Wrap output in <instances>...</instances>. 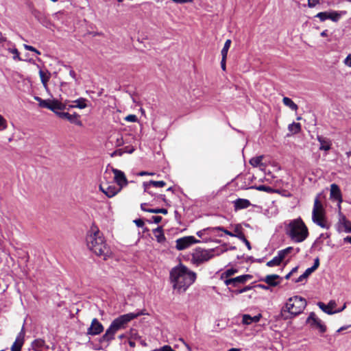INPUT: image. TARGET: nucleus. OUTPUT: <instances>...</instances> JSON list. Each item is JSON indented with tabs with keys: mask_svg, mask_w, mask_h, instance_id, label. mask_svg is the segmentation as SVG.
Returning <instances> with one entry per match:
<instances>
[{
	"mask_svg": "<svg viewBox=\"0 0 351 351\" xmlns=\"http://www.w3.org/2000/svg\"><path fill=\"white\" fill-rule=\"evenodd\" d=\"M152 351H176L170 346L165 345L159 348L152 350Z\"/></svg>",
	"mask_w": 351,
	"mask_h": 351,
	"instance_id": "a19ab883",
	"label": "nucleus"
},
{
	"mask_svg": "<svg viewBox=\"0 0 351 351\" xmlns=\"http://www.w3.org/2000/svg\"><path fill=\"white\" fill-rule=\"evenodd\" d=\"M172 1L176 3H191L193 0H171Z\"/></svg>",
	"mask_w": 351,
	"mask_h": 351,
	"instance_id": "052dcab7",
	"label": "nucleus"
},
{
	"mask_svg": "<svg viewBox=\"0 0 351 351\" xmlns=\"http://www.w3.org/2000/svg\"><path fill=\"white\" fill-rule=\"evenodd\" d=\"M319 3V0H308V6L309 8L315 7Z\"/></svg>",
	"mask_w": 351,
	"mask_h": 351,
	"instance_id": "6e6d98bb",
	"label": "nucleus"
},
{
	"mask_svg": "<svg viewBox=\"0 0 351 351\" xmlns=\"http://www.w3.org/2000/svg\"><path fill=\"white\" fill-rule=\"evenodd\" d=\"M319 266V258H316L314 260L313 265L312 267H311L310 268L311 269V270L313 271H315L318 268Z\"/></svg>",
	"mask_w": 351,
	"mask_h": 351,
	"instance_id": "8fccbe9b",
	"label": "nucleus"
},
{
	"mask_svg": "<svg viewBox=\"0 0 351 351\" xmlns=\"http://www.w3.org/2000/svg\"><path fill=\"white\" fill-rule=\"evenodd\" d=\"M156 197L158 199H161L162 201L166 202V197L165 195L160 194L156 196Z\"/></svg>",
	"mask_w": 351,
	"mask_h": 351,
	"instance_id": "774afa93",
	"label": "nucleus"
},
{
	"mask_svg": "<svg viewBox=\"0 0 351 351\" xmlns=\"http://www.w3.org/2000/svg\"><path fill=\"white\" fill-rule=\"evenodd\" d=\"M214 257V250H203L196 248L192 254V261L194 263L199 265L209 261Z\"/></svg>",
	"mask_w": 351,
	"mask_h": 351,
	"instance_id": "423d86ee",
	"label": "nucleus"
},
{
	"mask_svg": "<svg viewBox=\"0 0 351 351\" xmlns=\"http://www.w3.org/2000/svg\"><path fill=\"white\" fill-rule=\"evenodd\" d=\"M103 330L104 326L101 323L99 322L97 318H94L91 322L90 326L87 330L86 334L87 335L95 336L99 335L103 332Z\"/></svg>",
	"mask_w": 351,
	"mask_h": 351,
	"instance_id": "dca6fc26",
	"label": "nucleus"
},
{
	"mask_svg": "<svg viewBox=\"0 0 351 351\" xmlns=\"http://www.w3.org/2000/svg\"><path fill=\"white\" fill-rule=\"evenodd\" d=\"M227 58L222 57L221 61V67L223 71L226 70V61Z\"/></svg>",
	"mask_w": 351,
	"mask_h": 351,
	"instance_id": "680f3d73",
	"label": "nucleus"
},
{
	"mask_svg": "<svg viewBox=\"0 0 351 351\" xmlns=\"http://www.w3.org/2000/svg\"><path fill=\"white\" fill-rule=\"evenodd\" d=\"M287 234L296 243L304 241L308 235V228L300 217L291 220L285 226Z\"/></svg>",
	"mask_w": 351,
	"mask_h": 351,
	"instance_id": "20e7f679",
	"label": "nucleus"
},
{
	"mask_svg": "<svg viewBox=\"0 0 351 351\" xmlns=\"http://www.w3.org/2000/svg\"><path fill=\"white\" fill-rule=\"evenodd\" d=\"M233 237H237L241 241L244 239L245 238V234L242 232V228L241 225L237 224L236 225L234 230V234Z\"/></svg>",
	"mask_w": 351,
	"mask_h": 351,
	"instance_id": "cd10ccee",
	"label": "nucleus"
},
{
	"mask_svg": "<svg viewBox=\"0 0 351 351\" xmlns=\"http://www.w3.org/2000/svg\"><path fill=\"white\" fill-rule=\"evenodd\" d=\"M329 237V234H321L319 237L316 240V242H319V241L321 240L322 238H328Z\"/></svg>",
	"mask_w": 351,
	"mask_h": 351,
	"instance_id": "0e129e2a",
	"label": "nucleus"
},
{
	"mask_svg": "<svg viewBox=\"0 0 351 351\" xmlns=\"http://www.w3.org/2000/svg\"><path fill=\"white\" fill-rule=\"evenodd\" d=\"M200 241L197 240L193 236L184 237L177 239L176 241V249L178 250H183L193 243H199Z\"/></svg>",
	"mask_w": 351,
	"mask_h": 351,
	"instance_id": "4468645a",
	"label": "nucleus"
},
{
	"mask_svg": "<svg viewBox=\"0 0 351 351\" xmlns=\"http://www.w3.org/2000/svg\"><path fill=\"white\" fill-rule=\"evenodd\" d=\"M118 331L113 327V326L110 324L108 328L106 330V332L101 337L99 341L101 343L106 342L109 343L114 339L115 334Z\"/></svg>",
	"mask_w": 351,
	"mask_h": 351,
	"instance_id": "a211bd4d",
	"label": "nucleus"
},
{
	"mask_svg": "<svg viewBox=\"0 0 351 351\" xmlns=\"http://www.w3.org/2000/svg\"><path fill=\"white\" fill-rule=\"evenodd\" d=\"M125 120L129 122H136L138 118L135 114H129L125 117Z\"/></svg>",
	"mask_w": 351,
	"mask_h": 351,
	"instance_id": "a18cd8bd",
	"label": "nucleus"
},
{
	"mask_svg": "<svg viewBox=\"0 0 351 351\" xmlns=\"http://www.w3.org/2000/svg\"><path fill=\"white\" fill-rule=\"evenodd\" d=\"M62 110H58L56 114L61 119H66L70 123H74L77 125L81 126L82 125V121L80 120V115L77 113L71 114L68 112H61Z\"/></svg>",
	"mask_w": 351,
	"mask_h": 351,
	"instance_id": "2eb2a0df",
	"label": "nucleus"
},
{
	"mask_svg": "<svg viewBox=\"0 0 351 351\" xmlns=\"http://www.w3.org/2000/svg\"><path fill=\"white\" fill-rule=\"evenodd\" d=\"M24 48L26 49V50H28V51H34L36 53L40 55V52L37 50L35 47H32V46H30V45H26L25 44L24 45Z\"/></svg>",
	"mask_w": 351,
	"mask_h": 351,
	"instance_id": "de8ad7c7",
	"label": "nucleus"
},
{
	"mask_svg": "<svg viewBox=\"0 0 351 351\" xmlns=\"http://www.w3.org/2000/svg\"><path fill=\"white\" fill-rule=\"evenodd\" d=\"M306 323L313 328L319 330V332L324 333L326 331V326L322 323V320L318 318L314 312H311L306 319Z\"/></svg>",
	"mask_w": 351,
	"mask_h": 351,
	"instance_id": "9b49d317",
	"label": "nucleus"
},
{
	"mask_svg": "<svg viewBox=\"0 0 351 351\" xmlns=\"http://www.w3.org/2000/svg\"><path fill=\"white\" fill-rule=\"evenodd\" d=\"M261 317V314H258L254 317H252L247 314H244L242 317V323L245 325H250L252 323H257L260 321Z\"/></svg>",
	"mask_w": 351,
	"mask_h": 351,
	"instance_id": "412c9836",
	"label": "nucleus"
},
{
	"mask_svg": "<svg viewBox=\"0 0 351 351\" xmlns=\"http://www.w3.org/2000/svg\"><path fill=\"white\" fill-rule=\"evenodd\" d=\"M348 221L346 216L339 212V223L343 226L344 224L348 223Z\"/></svg>",
	"mask_w": 351,
	"mask_h": 351,
	"instance_id": "c03bdc74",
	"label": "nucleus"
},
{
	"mask_svg": "<svg viewBox=\"0 0 351 351\" xmlns=\"http://www.w3.org/2000/svg\"><path fill=\"white\" fill-rule=\"evenodd\" d=\"M306 304V300L301 296L289 298L281 311V316L284 319H291L302 313Z\"/></svg>",
	"mask_w": 351,
	"mask_h": 351,
	"instance_id": "7ed1b4c3",
	"label": "nucleus"
},
{
	"mask_svg": "<svg viewBox=\"0 0 351 351\" xmlns=\"http://www.w3.org/2000/svg\"><path fill=\"white\" fill-rule=\"evenodd\" d=\"M213 230L214 231H222L223 232L226 234L227 235H229L230 237H233V234L234 232H232L226 229H225L222 226H217V227H215V228H212Z\"/></svg>",
	"mask_w": 351,
	"mask_h": 351,
	"instance_id": "ea45409f",
	"label": "nucleus"
},
{
	"mask_svg": "<svg viewBox=\"0 0 351 351\" xmlns=\"http://www.w3.org/2000/svg\"><path fill=\"white\" fill-rule=\"evenodd\" d=\"M45 346V341L40 339H36L32 342L34 349H39Z\"/></svg>",
	"mask_w": 351,
	"mask_h": 351,
	"instance_id": "f704fd0d",
	"label": "nucleus"
},
{
	"mask_svg": "<svg viewBox=\"0 0 351 351\" xmlns=\"http://www.w3.org/2000/svg\"><path fill=\"white\" fill-rule=\"evenodd\" d=\"M317 139L320 143V150L328 151L330 149L332 143L330 139L322 136H317Z\"/></svg>",
	"mask_w": 351,
	"mask_h": 351,
	"instance_id": "4be33fe9",
	"label": "nucleus"
},
{
	"mask_svg": "<svg viewBox=\"0 0 351 351\" xmlns=\"http://www.w3.org/2000/svg\"><path fill=\"white\" fill-rule=\"evenodd\" d=\"M317 305L324 313H326L328 315H332L335 313H338V312L341 311V310L332 311L330 308L329 306L326 305L324 303H323L322 302H318Z\"/></svg>",
	"mask_w": 351,
	"mask_h": 351,
	"instance_id": "c85d7f7f",
	"label": "nucleus"
},
{
	"mask_svg": "<svg viewBox=\"0 0 351 351\" xmlns=\"http://www.w3.org/2000/svg\"><path fill=\"white\" fill-rule=\"evenodd\" d=\"M86 101H87L86 99L80 97V98L73 101V103L75 104L69 105L68 109L70 108H78L80 109H84L87 106Z\"/></svg>",
	"mask_w": 351,
	"mask_h": 351,
	"instance_id": "393cba45",
	"label": "nucleus"
},
{
	"mask_svg": "<svg viewBox=\"0 0 351 351\" xmlns=\"http://www.w3.org/2000/svg\"><path fill=\"white\" fill-rule=\"evenodd\" d=\"M140 315V313H130L119 316L114 319L110 324L117 330H120L126 328L128 324L132 319Z\"/></svg>",
	"mask_w": 351,
	"mask_h": 351,
	"instance_id": "0eeeda50",
	"label": "nucleus"
},
{
	"mask_svg": "<svg viewBox=\"0 0 351 351\" xmlns=\"http://www.w3.org/2000/svg\"><path fill=\"white\" fill-rule=\"evenodd\" d=\"M230 45H231V40L228 39L225 43H224V45H223V47L221 50V56L223 57V58H227V55H228V51L230 49Z\"/></svg>",
	"mask_w": 351,
	"mask_h": 351,
	"instance_id": "473e14b6",
	"label": "nucleus"
},
{
	"mask_svg": "<svg viewBox=\"0 0 351 351\" xmlns=\"http://www.w3.org/2000/svg\"><path fill=\"white\" fill-rule=\"evenodd\" d=\"M330 198L339 202V204L342 202L341 192L339 186L336 184L330 185ZM340 207V205H339Z\"/></svg>",
	"mask_w": 351,
	"mask_h": 351,
	"instance_id": "6ab92c4d",
	"label": "nucleus"
},
{
	"mask_svg": "<svg viewBox=\"0 0 351 351\" xmlns=\"http://www.w3.org/2000/svg\"><path fill=\"white\" fill-rule=\"evenodd\" d=\"M234 210H239L248 208L251 203L247 199L238 198L233 202Z\"/></svg>",
	"mask_w": 351,
	"mask_h": 351,
	"instance_id": "aec40b11",
	"label": "nucleus"
},
{
	"mask_svg": "<svg viewBox=\"0 0 351 351\" xmlns=\"http://www.w3.org/2000/svg\"><path fill=\"white\" fill-rule=\"evenodd\" d=\"M32 14L40 23H41L43 25H45L47 19L43 13L36 9H33L32 10Z\"/></svg>",
	"mask_w": 351,
	"mask_h": 351,
	"instance_id": "a878e982",
	"label": "nucleus"
},
{
	"mask_svg": "<svg viewBox=\"0 0 351 351\" xmlns=\"http://www.w3.org/2000/svg\"><path fill=\"white\" fill-rule=\"evenodd\" d=\"M344 63L348 66L351 67V54H349L344 60Z\"/></svg>",
	"mask_w": 351,
	"mask_h": 351,
	"instance_id": "4d7b16f0",
	"label": "nucleus"
},
{
	"mask_svg": "<svg viewBox=\"0 0 351 351\" xmlns=\"http://www.w3.org/2000/svg\"><path fill=\"white\" fill-rule=\"evenodd\" d=\"M169 276L173 289L179 293L185 292L196 279V274L181 263L171 269Z\"/></svg>",
	"mask_w": 351,
	"mask_h": 351,
	"instance_id": "f257e3e1",
	"label": "nucleus"
},
{
	"mask_svg": "<svg viewBox=\"0 0 351 351\" xmlns=\"http://www.w3.org/2000/svg\"><path fill=\"white\" fill-rule=\"evenodd\" d=\"M280 263H281V261L276 256L271 261H268L266 265L268 267H274V266L280 265Z\"/></svg>",
	"mask_w": 351,
	"mask_h": 351,
	"instance_id": "4c0bfd02",
	"label": "nucleus"
},
{
	"mask_svg": "<svg viewBox=\"0 0 351 351\" xmlns=\"http://www.w3.org/2000/svg\"><path fill=\"white\" fill-rule=\"evenodd\" d=\"M10 52H11L12 54H14V57H13V58H14V60H21V58H20V56H19V51H18V49H17L14 48V49H12V50L10 51Z\"/></svg>",
	"mask_w": 351,
	"mask_h": 351,
	"instance_id": "49530a36",
	"label": "nucleus"
},
{
	"mask_svg": "<svg viewBox=\"0 0 351 351\" xmlns=\"http://www.w3.org/2000/svg\"><path fill=\"white\" fill-rule=\"evenodd\" d=\"M39 75H40V78L41 82L43 83V84L45 86H46L47 84V82L49 80V78H50V73H49L47 72L46 73V72H45L43 70H40L39 71Z\"/></svg>",
	"mask_w": 351,
	"mask_h": 351,
	"instance_id": "7c9ffc66",
	"label": "nucleus"
},
{
	"mask_svg": "<svg viewBox=\"0 0 351 351\" xmlns=\"http://www.w3.org/2000/svg\"><path fill=\"white\" fill-rule=\"evenodd\" d=\"M86 242L88 248L97 256L103 257L104 260L110 256L111 254L110 247L97 226L93 225L90 227L86 234Z\"/></svg>",
	"mask_w": 351,
	"mask_h": 351,
	"instance_id": "f03ea898",
	"label": "nucleus"
},
{
	"mask_svg": "<svg viewBox=\"0 0 351 351\" xmlns=\"http://www.w3.org/2000/svg\"><path fill=\"white\" fill-rule=\"evenodd\" d=\"M123 154V150L122 149H116L115 151H114L111 154V156L112 157L117 156H122Z\"/></svg>",
	"mask_w": 351,
	"mask_h": 351,
	"instance_id": "864d4df0",
	"label": "nucleus"
},
{
	"mask_svg": "<svg viewBox=\"0 0 351 351\" xmlns=\"http://www.w3.org/2000/svg\"><path fill=\"white\" fill-rule=\"evenodd\" d=\"M229 291L232 292L235 295H239V294L243 293V291L241 289H232V288L231 290H229Z\"/></svg>",
	"mask_w": 351,
	"mask_h": 351,
	"instance_id": "e2e57ef3",
	"label": "nucleus"
},
{
	"mask_svg": "<svg viewBox=\"0 0 351 351\" xmlns=\"http://www.w3.org/2000/svg\"><path fill=\"white\" fill-rule=\"evenodd\" d=\"M99 189L109 198L115 196L121 191V188L113 183H101L99 184Z\"/></svg>",
	"mask_w": 351,
	"mask_h": 351,
	"instance_id": "9d476101",
	"label": "nucleus"
},
{
	"mask_svg": "<svg viewBox=\"0 0 351 351\" xmlns=\"http://www.w3.org/2000/svg\"><path fill=\"white\" fill-rule=\"evenodd\" d=\"M313 271L309 267L305 270L303 274L300 275L295 280V282H300L306 279Z\"/></svg>",
	"mask_w": 351,
	"mask_h": 351,
	"instance_id": "2f4dec72",
	"label": "nucleus"
},
{
	"mask_svg": "<svg viewBox=\"0 0 351 351\" xmlns=\"http://www.w3.org/2000/svg\"><path fill=\"white\" fill-rule=\"evenodd\" d=\"M279 278H280V276L277 274H271L266 276L263 281L269 286L276 287L279 284V282L276 281V280Z\"/></svg>",
	"mask_w": 351,
	"mask_h": 351,
	"instance_id": "5701e85b",
	"label": "nucleus"
},
{
	"mask_svg": "<svg viewBox=\"0 0 351 351\" xmlns=\"http://www.w3.org/2000/svg\"><path fill=\"white\" fill-rule=\"evenodd\" d=\"M147 212L156 214L161 213L163 215H166L168 213L166 208H148V210H147Z\"/></svg>",
	"mask_w": 351,
	"mask_h": 351,
	"instance_id": "e433bc0d",
	"label": "nucleus"
},
{
	"mask_svg": "<svg viewBox=\"0 0 351 351\" xmlns=\"http://www.w3.org/2000/svg\"><path fill=\"white\" fill-rule=\"evenodd\" d=\"M237 272V269H232V268L228 269L222 274L221 278L225 277L226 279H228V278H229V277L234 275Z\"/></svg>",
	"mask_w": 351,
	"mask_h": 351,
	"instance_id": "c9c22d12",
	"label": "nucleus"
},
{
	"mask_svg": "<svg viewBox=\"0 0 351 351\" xmlns=\"http://www.w3.org/2000/svg\"><path fill=\"white\" fill-rule=\"evenodd\" d=\"M7 128V121L2 115L0 114V131L5 130Z\"/></svg>",
	"mask_w": 351,
	"mask_h": 351,
	"instance_id": "79ce46f5",
	"label": "nucleus"
},
{
	"mask_svg": "<svg viewBox=\"0 0 351 351\" xmlns=\"http://www.w3.org/2000/svg\"><path fill=\"white\" fill-rule=\"evenodd\" d=\"M289 131L293 134H295L300 132L301 130V125L299 123H292L291 124H289L288 126Z\"/></svg>",
	"mask_w": 351,
	"mask_h": 351,
	"instance_id": "c756f323",
	"label": "nucleus"
},
{
	"mask_svg": "<svg viewBox=\"0 0 351 351\" xmlns=\"http://www.w3.org/2000/svg\"><path fill=\"white\" fill-rule=\"evenodd\" d=\"M343 228L346 232H351V221H348V223L344 224Z\"/></svg>",
	"mask_w": 351,
	"mask_h": 351,
	"instance_id": "5fc2aeb1",
	"label": "nucleus"
},
{
	"mask_svg": "<svg viewBox=\"0 0 351 351\" xmlns=\"http://www.w3.org/2000/svg\"><path fill=\"white\" fill-rule=\"evenodd\" d=\"M151 186L156 187V188H161L166 186V182L165 181H154V180H150L147 182Z\"/></svg>",
	"mask_w": 351,
	"mask_h": 351,
	"instance_id": "72a5a7b5",
	"label": "nucleus"
},
{
	"mask_svg": "<svg viewBox=\"0 0 351 351\" xmlns=\"http://www.w3.org/2000/svg\"><path fill=\"white\" fill-rule=\"evenodd\" d=\"M152 219L154 223H159L162 220V217L160 216H152Z\"/></svg>",
	"mask_w": 351,
	"mask_h": 351,
	"instance_id": "bf43d9fd",
	"label": "nucleus"
},
{
	"mask_svg": "<svg viewBox=\"0 0 351 351\" xmlns=\"http://www.w3.org/2000/svg\"><path fill=\"white\" fill-rule=\"evenodd\" d=\"M287 254L282 250L278 251L277 257L282 262Z\"/></svg>",
	"mask_w": 351,
	"mask_h": 351,
	"instance_id": "3c124183",
	"label": "nucleus"
},
{
	"mask_svg": "<svg viewBox=\"0 0 351 351\" xmlns=\"http://www.w3.org/2000/svg\"><path fill=\"white\" fill-rule=\"evenodd\" d=\"M262 160H263L262 156L252 158L250 160V164L254 167H258L261 163Z\"/></svg>",
	"mask_w": 351,
	"mask_h": 351,
	"instance_id": "58836bf2",
	"label": "nucleus"
},
{
	"mask_svg": "<svg viewBox=\"0 0 351 351\" xmlns=\"http://www.w3.org/2000/svg\"><path fill=\"white\" fill-rule=\"evenodd\" d=\"M111 170L114 173V180L117 184L118 187L121 188L122 190L123 187L128 186V181L123 171L114 167H111Z\"/></svg>",
	"mask_w": 351,
	"mask_h": 351,
	"instance_id": "f8f14e48",
	"label": "nucleus"
},
{
	"mask_svg": "<svg viewBox=\"0 0 351 351\" xmlns=\"http://www.w3.org/2000/svg\"><path fill=\"white\" fill-rule=\"evenodd\" d=\"M252 278V275L244 274L235 278L225 279L224 283L228 287V289L231 290L232 288H239L240 285L245 284Z\"/></svg>",
	"mask_w": 351,
	"mask_h": 351,
	"instance_id": "6e6552de",
	"label": "nucleus"
},
{
	"mask_svg": "<svg viewBox=\"0 0 351 351\" xmlns=\"http://www.w3.org/2000/svg\"><path fill=\"white\" fill-rule=\"evenodd\" d=\"M123 144V140L122 138H117L116 142V146L119 147Z\"/></svg>",
	"mask_w": 351,
	"mask_h": 351,
	"instance_id": "69168bd1",
	"label": "nucleus"
},
{
	"mask_svg": "<svg viewBox=\"0 0 351 351\" xmlns=\"http://www.w3.org/2000/svg\"><path fill=\"white\" fill-rule=\"evenodd\" d=\"M343 13H345V12H319L315 16V17L319 18L321 21H324L326 19H330L333 22H337L340 19Z\"/></svg>",
	"mask_w": 351,
	"mask_h": 351,
	"instance_id": "ddd939ff",
	"label": "nucleus"
},
{
	"mask_svg": "<svg viewBox=\"0 0 351 351\" xmlns=\"http://www.w3.org/2000/svg\"><path fill=\"white\" fill-rule=\"evenodd\" d=\"M312 221L314 223L322 228L329 229L330 228V224L326 217V210L318 197H317L314 201L312 211Z\"/></svg>",
	"mask_w": 351,
	"mask_h": 351,
	"instance_id": "39448f33",
	"label": "nucleus"
},
{
	"mask_svg": "<svg viewBox=\"0 0 351 351\" xmlns=\"http://www.w3.org/2000/svg\"><path fill=\"white\" fill-rule=\"evenodd\" d=\"M256 189L258 191H265V192H268V193L273 191V189L270 186H265V185H260Z\"/></svg>",
	"mask_w": 351,
	"mask_h": 351,
	"instance_id": "37998d69",
	"label": "nucleus"
},
{
	"mask_svg": "<svg viewBox=\"0 0 351 351\" xmlns=\"http://www.w3.org/2000/svg\"><path fill=\"white\" fill-rule=\"evenodd\" d=\"M242 241L245 244V245L247 246V247L248 248V250H250L251 249V245H250V243L249 242V241L245 238L244 239L242 240Z\"/></svg>",
	"mask_w": 351,
	"mask_h": 351,
	"instance_id": "338daca9",
	"label": "nucleus"
},
{
	"mask_svg": "<svg viewBox=\"0 0 351 351\" xmlns=\"http://www.w3.org/2000/svg\"><path fill=\"white\" fill-rule=\"evenodd\" d=\"M25 329L24 326L22 327L21 330L18 334L14 342L11 346V351H21V348L25 341Z\"/></svg>",
	"mask_w": 351,
	"mask_h": 351,
	"instance_id": "f3484780",
	"label": "nucleus"
},
{
	"mask_svg": "<svg viewBox=\"0 0 351 351\" xmlns=\"http://www.w3.org/2000/svg\"><path fill=\"white\" fill-rule=\"evenodd\" d=\"M143 185L144 187V192L147 193L152 195H154V193H152V191H150L151 185H149L147 182H143Z\"/></svg>",
	"mask_w": 351,
	"mask_h": 351,
	"instance_id": "09e8293b",
	"label": "nucleus"
},
{
	"mask_svg": "<svg viewBox=\"0 0 351 351\" xmlns=\"http://www.w3.org/2000/svg\"><path fill=\"white\" fill-rule=\"evenodd\" d=\"M134 222L138 227H143L144 226V221L141 219H135Z\"/></svg>",
	"mask_w": 351,
	"mask_h": 351,
	"instance_id": "13d9d810",
	"label": "nucleus"
},
{
	"mask_svg": "<svg viewBox=\"0 0 351 351\" xmlns=\"http://www.w3.org/2000/svg\"><path fill=\"white\" fill-rule=\"evenodd\" d=\"M153 233L158 243H163L165 241L166 238L165 237L163 229L161 226H158L153 230Z\"/></svg>",
	"mask_w": 351,
	"mask_h": 351,
	"instance_id": "b1692460",
	"label": "nucleus"
},
{
	"mask_svg": "<svg viewBox=\"0 0 351 351\" xmlns=\"http://www.w3.org/2000/svg\"><path fill=\"white\" fill-rule=\"evenodd\" d=\"M123 153L132 154L134 152L135 149L132 146H125L123 149Z\"/></svg>",
	"mask_w": 351,
	"mask_h": 351,
	"instance_id": "603ef678",
	"label": "nucleus"
},
{
	"mask_svg": "<svg viewBox=\"0 0 351 351\" xmlns=\"http://www.w3.org/2000/svg\"><path fill=\"white\" fill-rule=\"evenodd\" d=\"M284 105L289 107L291 110L296 111L298 108L297 104H295L290 98L284 97L282 99Z\"/></svg>",
	"mask_w": 351,
	"mask_h": 351,
	"instance_id": "bb28decb",
	"label": "nucleus"
},
{
	"mask_svg": "<svg viewBox=\"0 0 351 351\" xmlns=\"http://www.w3.org/2000/svg\"><path fill=\"white\" fill-rule=\"evenodd\" d=\"M39 106L51 110L56 114L58 110H64L66 108V104H63L58 100H44L40 101Z\"/></svg>",
	"mask_w": 351,
	"mask_h": 351,
	"instance_id": "1a4fd4ad",
	"label": "nucleus"
}]
</instances>
